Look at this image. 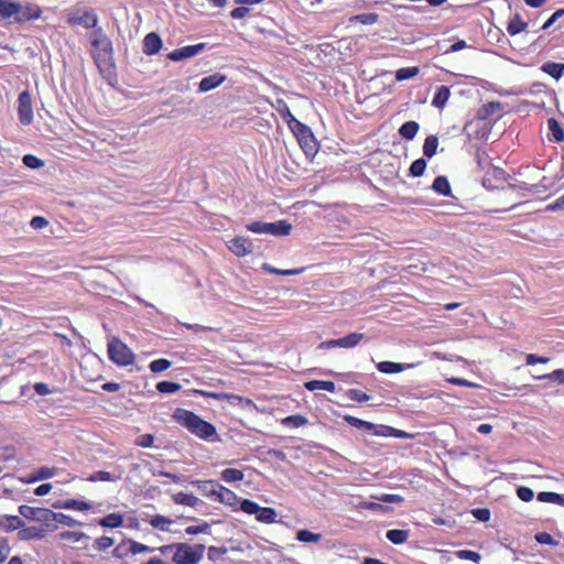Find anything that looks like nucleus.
<instances>
[{
    "label": "nucleus",
    "mask_w": 564,
    "mask_h": 564,
    "mask_svg": "<svg viewBox=\"0 0 564 564\" xmlns=\"http://www.w3.org/2000/svg\"><path fill=\"white\" fill-rule=\"evenodd\" d=\"M173 417L177 423L202 440L213 441V437L216 436L215 426L191 411L176 409Z\"/></svg>",
    "instance_id": "obj_1"
},
{
    "label": "nucleus",
    "mask_w": 564,
    "mask_h": 564,
    "mask_svg": "<svg viewBox=\"0 0 564 564\" xmlns=\"http://www.w3.org/2000/svg\"><path fill=\"white\" fill-rule=\"evenodd\" d=\"M91 47V55L99 70H109L112 67V44L101 30L94 35Z\"/></svg>",
    "instance_id": "obj_2"
},
{
    "label": "nucleus",
    "mask_w": 564,
    "mask_h": 564,
    "mask_svg": "<svg viewBox=\"0 0 564 564\" xmlns=\"http://www.w3.org/2000/svg\"><path fill=\"white\" fill-rule=\"evenodd\" d=\"M205 552L204 544L188 545L186 543L175 544L173 562L176 564H198Z\"/></svg>",
    "instance_id": "obj_3"
},
{
    "label": "nucleus",
    "mask_w": 564,
    "mask_h": 564,
    "mask_svg": "<svg viewBox=\"0 0 564 564\" xmlns=\"http://www.w3.org/2000/svg\"><path fill=\"white\" fill-rule=\"evenodd\" d=\"M109 358L119 366H129L134 361V354L120 339L112 338L108 344Z\"/></svg>",
    "instance_id": "obj_4"
},
{
    "label": "nucleus",
    "mask_w": 564,
    "mask_h": 564,
    "mask_svg": "<svg viewBox=\"0 0 564 564\" xmlns=\"http://www.w3.org/2000/svg\"><path fill=\"white\" fill-rule=\"evenodd\" d=\"M301 148L306 154L315 152V140L311 129L302 122H296L291 128Z\"/></svg>",
    "instance_id": "obj_5"
},
{
    "label": "nucleus",
    "mask_w": 564,
    "mask_h": 564,
    "mask_svg": "<svg viewBox=\"0 0 564 564\" xmlns=\"http://www.w3.org/2000/svg\"><path fill=\"white\" fill-rule=\"evenodd\" d=\"M19 120L23 126H29L33 121V108L31 95L28 90L20 93L18 98Z\"/></svg>",
    "instance_id": "obj_6"
},
{
    "label": "nucleus",
    "mask_w": 564,
    "mask_h": 564,
    "mask_svg": "<svg viewBox=\"0 0 564 564\" xmlns=\"http://www.w3.org/2000/svg\"><path fill=\"white\" fill-rule=\"evenodd\" d=\"M19 513L32 521L41 522L44 524L51 523L52 510L47 508H35L26 505L19 507Z\"/></svg>",
    "instance_id": "obj_7"
},
{
    "label": "nucleus",
    "mask_w": 564,
    "mask_h": 564,
    "mask_svg": "<svg viewBox=\"0 0 564 564\" xmlns=\"http://www.w3.org/2000/svg\"><path fill=\"white\" fill-rule=\"evenodd\" d=\"M19 23V2L12 0H0V21Z\"/></svg>",
    "instance_id": "obj_8"
},
{
    "label": "nucleus",
    "mask_w": 564,
    "mask_h": 564,
    "mask_svg": "<svg viewBox=\"0 0 564 564\" xmlns=\"http://www.w3.org/2000/svg\"><path fill=\"white\" fill-rule=\"evenodd\" d=\"M205 48L204 43L184 46L167 54V58L180 62L199 54Z\"/></svg>",
    "instance_id": "obj_9"
},
{
    "label": "nucleus",
    "mask_w": 564,
    "mask_h": 564,
    "mask_svg": "<svg viewBox=\"0 0 564 564\" xmlns=\"http://www.w3.org/2000/svg\"><path fill=\"white\" fill-rule=\"evenodd\" d=\"M228 248L237 257L250 254L253 251L252 242L245 237H236L228 241Z\"/></svg>",
    "instance_id": "obj_10"
},
{
    "label": "nucleus",
    "mask_w": 564,
    "mask_h": 564,
    "mask_svg": "<svg viewBox=\"0 0 564 564\" xmlns=\"http://www.w3.org/2000/svg\"><path fill=\"white\" fill-rule=\"evenodd\" d=\"M42 11L33 3H20L19 2V23L39 19Z\"/></svg>",
    "instance_id": "obj_11"
},
{
    "label": "nucleus",
    "mask_w": 564,
    "mask_h": 564,
    "mask_svg": "<svg viewBox=\"0 0 564 564\" xmlns=\"http://www.w3.org/2000/svg\"><path fill=\"white\" fill-rule=\"evenodd\" d=\"M161 47H162V40L156 33L151 32L145 35V37L143 40V52L147 55L156 54Z\"/></svg>",
    "instance_id": "obj_12"
},
{
    "label": "nucleus",
    "mask_w": 564,
    "mask_h": 564,
    "mask_svg": "<svg viewBox=\"0 0 564 564\" xmlns=\"http://www.w3.org/2000/svg\"><path fill=\"white\" fill-rule=\"evenodd\" d=\"M193 484L204 496L216 499L220 484L215 480H196Z\"/></svg>",
    "instance_id": "obj_13"
},
{
    "label": "nucleus",
    "mask_w": 564,
    "mask_h": 564,
    "mask_svg": "<svg viewBox=\"0 0 564 564\" xmlns=\"http://www.w3.org/2000/svg\"><path fill=\"white\" fill-rule=\"evenodd\" d=\"M70 24H82L85 28H95L98 19L91 11H85L82 15H72L67 19Z\"/></svg>",
    "instance_id": "obj_14"
},
{
    "label": "nucleus",
    "mask_w": 564,
    "mask_h": 564,
    "mask_svg": "<svg viewBox=\"0 0 564 564\" xmlns=\"http://www.w3.org/2000/svg\"><path fill=\"white\" fill-rule=\"evenodd\" d=\"M225 79L226 76L218 73L206 76L199 82V91L206 93L212 89H215L218 86H220L225 82Z\"/></svg>",
    "instance_id": "obj_15"
},
{
    "label": "nucleus",
    "mask_w": 564,
    "mask_h": 564,
    "mask_svg": "<svg viewBox=\"0 0 564 564\" xmlns=\"http://www.w3.org/2000/svg\"><path fill=\"white\" fill-rule=\"evenodd\" d=\"M46 532L41 527H28L21 528L18 535L20 540L29 541V540H40L45 536Z\"/></svg>",
    "instance_id": "obj_16"
},
{
    "label": "nucleus",
    "mask_w": 564,
    "mask_h": 564,
    "mask_svg": "<svg viewBox=\"0 0 564 564\" xmlns=\"http://www.w3.org/2000/svg\"><path fill=\"white\" fill-rule=\"evenodd\" d=\"M24 522L18 516H3L0 519V529L6 532H11L18 529L23 528Z\"/></svg>",
    "instance_id": "obj_17"
},
{
    "label": "nucleus",
    "mask_w": 564,
    "mask_h": 564,
    "mask_svg": "<svg viewBox=\"0 0 564 564\" xmlns=\"http://www.w3.org/2000/svg\"><path fill=\"white\" fill-rule=\"evenodd\" d=\"M412 367L413 365L411 364H397L392 361H381L377 366L378 370L382 373H397Z\"/></svg>",
    "instance_id": "obj_18"
},
{
    "label": "nucleus",
    "mask_w": 564,
    "mask_h": 564,
    "mask_svg": "<svg viewBox=\"0 0 564 564\" xmlns=\"http://www.w3.org/2000/svg\"><path fill=\"white\" fill-rule=\"evenodd\" d=\"M268 235L272 236H288L292 228L291 224L285 220L268 223Z\"/></svg>",
    "instance_id": "obj_19"
},
{
    "label": "nucleus",
    "mask_w": 564,
    "mask_h": 564,
    "mask_svg": "<svg viewBox=\"0 0 564 564\" xmlns=\"http://www.w3.org/2000/svg\"><path fill=\"white\" fill-rule=\"evenodd\" d=\"M502 110V105L499 101H490L479 108L477 112V118L480 120H487L494 113Z\"/></svg>",
    "instance_id": "obj_20"
},
{
    "label": "nucleus",
    "mask_w": 564,
    "mask_h": 564,
    "mask_svg": "<svg viewBox=\"0 0 564 564\" xmlns=\"http://www.w3.org/2000/svg\"><path fill=\"white\" fill-rule=\"evenodd\" d=\"M541 70L558 80L563 76L564 64L546 62L541 66Z\"/></svg>",
    "instance_id": "obj_21"
},
{
    "label": "nucleus",
    "mask_w": 564,
    "mask_h": 564,
    "mask_svg": "<svg viewBox=\"0 0 564 564\" xmlns=\"http://www.w3.org/2000/svg\"><path fill=\"white\" fill-rule=\"evenodd\" d=\"M54 508H63V509H74L79 511H87L91 509V506L88 502L75 500V499H67L64 502L61 503H54Z\"/></svg>",
    "instance_id": "obj_22"
},
{
    "label": "nucleus",
    "mask_w": 564,
    "mask_h": 564,
    "mask_svg": "<svg viewBox=\"0 0 564 564\" xmlns=\"http://www.w3.org/2000/svg\"><path fill=\"white\" fill-rule=\"evenodd\" d=\"M451 97V90L447 86H441L435 94L432 105L436 108L443 109Z\"/></svg>",
    "instance_id": "obj_23"
},
{
    "label": "nucleus",
    "mask_w": 564,
    "mask_h": 564,
    "mask_svg": "<svg viewBox=\"0 0 564 564\" xmlns=\"http://www.w3.org/2000/svg\"><path fill=\"white\" fill-rule=\"evenodd\" d=\"M365 337L362 333H351L345 337L338 338V347L352 348L356 347Z\"/></svg>",
    "instance_id": "obj_24"
},
{
    "label": "nucleus",
    "mask_w": 564,
    "mask_h": 564,
    "mask_svg": "<svg viewBox=\"0 0 564 564\" xmlns=\"http://www.w3.org/2000/svg\"><path fill=\"white\" fill-rule=\"evenodd\" d=\"M419 128L420 126L416 121H406L400 127L399 133L405 140H413L419 131Z\"/></svg>",
    "instance_id": "obj_25"
},
{
    "label": "nucleus",
    "mask_w": 564,
    "mask_h": 564,
    "mask_svg": "<svg viewBox=\"0 0 564 564\" xmlns=\"http://www.w3.org/2000/svg\"><path fill=\"white\" fill-rule=\"evenodd\" d=\"M304 386L310 391L325 390L328 392H334L336 389L335 383L333 381H323V380L307 381V382H305Z\"/></svg>",
    "instance_id": "obj_26"
},
{
    "label": "nucleus",
    "mask_w": 564,
    "mask_h": 564,
    "mask_svg": "<svg viewBox=\"0 0 564 564\" xmlns=\"http://www.w3.org/2000/svg\"><path fill=\"white\" fill-rule=\"evenodd\" d=\"M409 531L408 530H400V529H392L387 531L386 536L387 539L392 542L393 544H403L409 539Z\"/></svg>",
    "instance_id": "obj_27"
},
{
    "label": "nucleus",
    "mask_w": 564,
    "mask_h": 564,
    "mask_svg": "<svg viewBox=\"0 0 564 564\" xmlns=\"http://www.w3.org/2000/svg\"><path fill=\"white\" fill-rule=\"evenodd\" d=\"M276 110L281 115L283 120L288 123L290 129L293 127L294 123L300 122L294 118L289 106L283 100H278Z\"/></svg>",
    "instance_id": "obj_28"
},
{
    "label": "nucleus",
    "mask_w": 564,
    "mask_h": 564,
    "mask_svg": "<svg viewBox=\"0 0 564 564\" xmlns=\"http://www.w3.org/2000/svg\"><path fill=\"white\" fill-rule=\"evenodd\" d=\"M236 500H237V495L232 490L220 485L215 501H219V502L226 503L228 506H232L236 502Z\"/></svg>",
    "instance_id": "obj_29"
},
{
    "label": "nucleus",
    "mask_w": 564,
    "mask_h": 564,
    "mask_svg": "<svg viewBox=\"0 0 564 564\" xmlns=\"http://www.w3.org/2000/svg\"><path fill=\"white\" fill-rule=\"evenodd\" d=\"M528 23L524 22L519 14L514 15L508 23L507 31L510 35H517L524 31Z\"/></svg>",
    "instance_id": "obj_30"
},
{
    "label": "nucleus",
    "mask_w": 564,
    "mask_h": 564,
    "mask_svg": "<svg viewBox=\"0 0 564 564\" xmlns=\"http://www.w3.org/2000/svg\"><path fill=\"white\" fill-rule=\"evenodd\" d=\"M538 500L541 502L564 506V496L556 492L542 491L538 494Z\"/></svg>",
    "instance_id": "obj_31"
},
{
    "label": "nucleus",
    "mask_w": 564,
    "mask_h": 564,
    "mask_svg": "<svg viewBox=\"0 0 564 564\" xmlns=\"http://www.w3.org/2000/svg\"><path fill=\"white\" fill-rule=\"evenodd\" d=\"M258 521L263 523H273L275 522L276 512L273 508L269 507H259V511L256 514Z\"/></svg>",
    "instance_id": "obj_32"
},
{
    "label": "nucleus",
    "mask_w": 564,
    "mask_h": 564,
    "mask_svg": "<svg viewBox=\"0 0 564 564\" xmlns=\"http://www.w3.org/2000/svg\"><path fill=\"white\" fill-rule=\"evenodd\" d=\"M432 188L441 195H451V186L448 180L445 176H437L433 182Z\"/></svg>",
    "instance_id": "obj_33"
},
{
    "label": "nucleus",
    "mask_w": 564,
    "mask_h": 564,
    "mask_svg": "<svg viewBox=\"0 0 564 564\" xmlns=\"http://www.w3.org/2000/svg\"><path fill=\"white\" fill-rule=\"evenodd\" d=\"M52 521L58 522L61 524H64V525H67V527H70V528H75V527H80L82 525V523L79 521L75 520L70 516H67V514L61 513V512L56 513V512L52 511L51 522Z\"/></svg>",
    "instance_id": "obj_34"
},
{
    "label": "nucleus",
    "mask_w": 564,
    "mask_h": 564,
    "mask_svg": "<svg viewBox=\"0 0 564 564\" xmlns=\"http://www.w3.org/2000/svg\"><path fill=\"white\" fill-rule=\"evenodd\" d=\"M123 518L119 513H110L100 519L99 524L104 528H118L122 525Z\"/></svg>",
    "instance_id": "obj_35"
},
{
    "label": "nucleus",
    "mask_w": 564,
    "mask_h": 564,
    "mask_svg": "<svg viewBox=\"0 0 564 564\" xmlns=\"http://www.w3.org/2000/svg\"><path fill=\"white\" fill-rule=\"evenodd\" d=\"M174 502L178 505H184L188 507H196L198 503V498H196L194 495L186 494V492H177L173 496Z\"/></svg>",
    "instance_id": "obj_36"
},
{
    "label": "nucleus",
    "mask_w": 564,
    "mask_h": 564,
    "mask_svg": "<svg viewBox=\"0 0 564 564\" xmlns=\"http://www.w3.org/2000/svg\"><path fill=\"white\" fill-rule=\"evenodd\" d=\"M345 420L351 425V426H355L357 429H365L367 431H370L372 432L373 434H376V432H379L377 430V426L370 422H367V421H364V420H360L358 417H355V416H346Z\"/></svg>",
    "instance_id": "obj_37"
},
{
    "label": "nucleus",
    "mask_w": 564,
    "mask_h": 564,
    "mask_svg": "<svg viewBox=\"0 0 564 564\" xmlns=\"http://www.w3.org/2000/svg\"><path fill=\"white\" fill-rule=\"evenodd\" d=\"M438 145V139L435 135H429L423 145V153L427 158L435 155Z\"/></svg>",
    "instance_id": "obj_38"
},
{
    "label": "nucleus",
    "mask_w": 564,
    "mask_h": 564,
    "mask_svg": "<svg viewBox=\"0 0 564 564\" xmlns=\"http://www.w3.org/2000/svg\"><path fill=\"white\" fill-rule=\"evenodd\" d=\"M296 539L300 542L318 543L322 540V534L313 533V532H311L308 530H300L296 533Z\"/></svg>",
    "instance_id": "obj_39"
},
{
    "label": "nucleus",
    "mask_w": 564,
    "mask_h": 564,
    "mask_svg": "<svg viewBox=\"0 0 564 564\" xmlns=\"http://www.w3.org/2000/svg\"><path fill=\"white\" fill-rule=\"evenodd\" d=\"M376 435H382V436H394V437H398V438H411L412 435L409 434L408 432H404V431H401V430H398V429H394V427H390V426H381V431L380 432H376Z\"/></svg>",
    "instance_id": "obj_40"
},
{
    "label": "nucleus",
    "mask_w": 564,
    "mask_h": 564,
    "mask_svg": "<svg viewBox=\"0 0 564 564\" xmlns=\"http://www.w3.org/2000/svg\"><path fill=\"white\" fill-rule=\"evenodd\" d=\"M172 522V520L160 514H156L150 519V524L161 531H170V525Z\"/></svg>",
    "instance_id": "obj_41"
},
{
    "label": "nucleus",
    "mask_w": 564,
    "mask_h": 564,
    "mask_svg": "<svg viewBox=\"0 0 564 564\" xmlns=\"http://www.w3.org/2000/svg\"><path fill=\"white\" fill-rule=\"evenodd\" d=\"M282 424L284 426L296 429L307 424V419L300 414L290 415L282 420Z\"/></svg>",
    "instance_id": "obj_42"
},
{
    "label": "nucleus",
    "mask_w": 564,
    "mask_h": 564,
    "mask_svg": "<svg viewBox=\"0 0 564 564\" xmlns=\"http://www.w3.org/2000/svg\"><path fill=\"white\" fill-rule=\"evenodd\" d=\"M221 478L226 482H235L243 479V473L239 469L227 468L221 471Z\"/></svg>",
    "instance_id": "obj_43"
},
{
    "label": "nucleus",
    "mask_w": 564,
    "mask_h": 564,
    "mask_svg": "<svg viewBox=\"0 0 564 564\" xmlns=\"http://www.w3.org/2000/svg\"><path fill=\"white\" fill-rule=\"evenodd\" d=\"M547 124H549V129L552 133L553 139L556 142L563 141L564 140V130L561 128L557 120H555L554 118H551V119H549Z\"/></svg>",
    "instance_id": "obj_44"
},
{
    "label": "nucleus",
    "mask_w": 564,
    "mask_h": 564,
    "mask_svg": "<svg viewBox=\"0 0 564 564\" xmlns=\"http://www.w3.org/2000/svg\"><path fill=\"white\" fill-rule=\"evenodd\" d=\"M119 479H120V476H113L112 474H110L108 471H102V470L96 471L88 477V480L91 482L117 481Z\"/></svg>",
    "instance_id": "obj_45"
},
{
    "label": "nucleus",
    "mask_w": 564,
    "mask_h": 564,
    "mask_svg": "<svg viewBox=\"0 0 564 564\" xmlns=\"http://www.w3.org/2000/svg\"><path fill=\"white\" fill-rule=\"evenodd\" d=\"M419 72L420 69L416 66L400 68L395 72V79L400 82L415 77L419 74Z\"/></svg>",
    "instance_id": "obj_46"
},
{
    "label": "nucleus",
    "mask_w": 564,
    "mask_h": 564,
    "mask_svg": "<svg viewBox=\"0 0 564 564\" xmlns=\"http://www.w3.org/2000/svg\"><path fill=\"white\" fill-rule=\"evenodd\" d=\"M59 540L67 541L70 543H77L80 542L83 539H86V534L83 532H76V531H64L58 534Z\"/></svg>",
    "instance_id": "obj_47"
},
{
    "label": "nucleus",
    "mask_w": 564,
    "mask_h": 564,
    "mask_svg": "<svg viewBox=\"0 0 564 564\" xmlns=\"http://www.w3.org/2000/svg\"><path fill=\"white\" fill-rule=\"evenodd\" d=\"M156 389L162 393H174L181 389V384L172 381H161L156 384Z\"/></svg>",
    "instance_id": "obj_48"
},
{
    "label": "nucleus",
    "mask_w": 564,
    "mask_h": 564,
    "mask_svg": "<svg viewBox=\"0 0 564 564\" xmlns=\"http://www.w3.org/2000/svg\"><path fill=\"white\" fill-rule=\"evenodd\" d=\"M456 556L459 560L473 561L475 563H479L481 560V555L479 553L470 550H459L456 552Z\"/></svg>",
    "instance_id": "obj_49"
},
{
    "label": "nucleus",
    "mask_w": 564,
    "mask_h": 564,
    "mask_svg": "<svg viewBox=\"0 0 564 564\" xmlns=\"http://www.w3.org/2000/svg\"><path fill=\"white\" fill-rule=\"evenodd\" d=\"M263 270L270 272V273H274V274H281V275H295V274H300L304 271V268H301V269H292V270H279V269H275L273 267H271L270 264L268 263H264L263 264Z\"/></svg>",
    "instance_id": "obj_50"
},
{
    "label": "nucleus",
    "mask_w": 564,
    "mask_h": 564,
    "mask_svg": "<svg viewBox=\"0 0 564 564\" xmlns=\"http://www.w3.org/2000/svg\"><path fill=\"white\" fill-rule=\"evenodd\" d=\"M171 365L172 364L170 360L161 358V359L153 360L150 364V369L152 372L159 373V372L167 370L171 367Z\"/></svg>",
    "instance_id": "obj_51"
},
{
    "label": "nucleus",
    "mask_w": 564,
    "mask_h": 564,
    "mask_svg": "<svg viewBox=\"0 0 564 564\" xmlns=\"http://www.w3.org/2000/svg\"><path fill=\"white\" fill-rule=\"evenodd\" d=\"M426 169V162L423 159L415 160L411 166H410V173L411 175L419 177L423 175L424 171Z\"/></svg>",
    "instance_id": "obj_52"
},
{
    "label": "nucleus",
    "mask_w": 564,
    "mask_h": 564,
    "mask_svg": "<svg viewBox=\"0 0 564 564\" xmlns=\"http://www.w3.org/2000/svg\"><path fill=\"white\" fill-rule=\"evenodd\" d=\"M128 551H130L131 554L135 555L145 552H151L153 551V549L135 541H128Z\"/></svg>",
    "instance_id": "obj_53"
},
{
    "label": "nucleus",
    "mask_w": 564,
    "mask_h": 564,
    "mask_svg": "<svg viewBox=\"0 0 564 564\" xmlns=\"http://www.w3.org/2000/svg\"><path fill=\"white\" fill-rule=\"evenodd\" d=\"M115 544V540L110 536H101L95 540V549L98 551H105Z\"/></svg>",
    "instance_id": "obj_54"
},
{
    "label": "nucleus",
    "mask_w": 564,
    "mask_h": 564,
    "mask_svg": "<svg viewBox=\"0 0 564 564\" xmlns=\"http://www.w3.org/2000/svg\"><path fill=\"white\" fill-rule=\"evenodd\" d=\"M259 505L249 499H245L240 503V509L248 514H257L259 511Z\"/></svg>",
    "instance_id": "obj_55"
},
{
    "label": "nucleus",
    "mask_w": 564,
    "mask_h": 564,
    "mask_svg": "<svg viewBox=\"0 0 564 564\" xmlns=\"http://www.w3.org/2000/svg\"><path fill=\"white\" fill-rule=\"evenodd\" d=\"M348 397L350 400L356 402H366L370 399V397L367 393L359 389H350L348 391Z\"/></svg>",
    "instance_id": "obj_56"
},
{
    "label": "nucleus",
    "mask_w": 564,
    "mask_h": 564,
    "mask_svg": "<svg viewBox=\"0 0 564 564\" xmlns=\"http://www.w3.org/2000/svg\"><path fill=\"white\" fill-rule=\"evenodd\" d=\"M535 541L540 544H547V545H557L558 542L555 541L552 535L547 532H540L535 534Z\"/></svg>",
    "instance_id": "obj_57"
},
{
    "label": "nucleus",
    "mask_w": 564,
    "mask_h": 564,
    "mask_svg": "<svg viewBox=\"0 0 564 564\" xmlns=\"http://www.w3.org/2000/svg\"><path fill=\"white\" fill-rule=\"evenodd\" d=\"M248 230L256 234H268V223L252 221L247 225Z\"/></svg>",
    "instance_id": "obj_58"
},
{
    "label": "nucleus",
    "mask_w": 564,
    "mask_h": 564,
    "mask_svg": "<svg viewBox=\"0 0 564 564\" xmlns=\"http://www.w3.org/2000/svg\"><path fill=\"white\" fill-rule=\"evenodd\" d=\"M23 163L28 166V167H31V169H39V167H42L44 165L43 161L40 160L39 158L32 155V154H26L23 156Z\"/></svg>",
    "instance_id": "obj_59"
},
{
    "label": "nucleus",
    "mask_w": 564,
    "mask_h": 564,
    "mask_svg": "<svg viewBox=\"0 0 564 564\" xmlns=\"http://www.w3.org/2000/svg\"><path fill=\"white\" fill-rule=\"evenodd\" d=\"M518 497L525 502H529L533 499L534 492L531 488L521 486L517 489Z\"/></svg>",
    "instance_id": "obj_60"
},
{
    "label": "nucleus",
    "mask_w": 564,
    "mask_h": 564,
    "mask_svg": "<svg viewBox=\"0 0 564 564\" xmlns=\"http://www.w3.org/2000/svg\"><path fill=\"white\" fill-rule=\"evenodd\" d=\"M538 379H551L560 383H564V369H556L551 373H546L538 377Z\"/></svg>",
    "instance_id": "obj_61"
},
{
    "label": "nucleus",
    "mask_w": 564,
    "mask_h": 564,
    "mask_svg": "<svg viewBox=\"0 0 564 564\" xmlns=\"http://www.w3.org/2000/svg\"><path fill=\"white\" fill-rule=\"evenodd\" d=\"M471 513L477 520L481 522H487L490 519V511L487 508L473 509Z\"/></svg>",
    "instance_id": "obj_62"
},
{
    "label": "nucleus",
    "mask_w": 564,
    "mask_h": 564,
    "mask_svg": "<svg viewBox=\"0 0 564 564\" xmlns=\"http://www.w3.org/2000/svg\"><path fill=\"white\" fill-rule=\"evenodd\" d=\"M153 441H154L153 435H151V434H142V435L138 436V438L135 440V444L138 446L148 448V447H151L153 445Z\"/></svg>",
    "instance_id": "obj_63"
},
{
    "label": "nucleus",
    "mask_w": 564,
    "mask_h": 564,
    "mask_svg": "<svg viewBox=\"0 0 564 564\" xmlns=\"http://www.w3.org/2000/svg\"><path fill=\"white\" fill-rule=\"evenodd\" d=\"M564 17V9L556 10L542 25V30H547L551 25H553L560 18Z\"/></svg>",
    "instance_id": "obj_64"
}]
</instances>
